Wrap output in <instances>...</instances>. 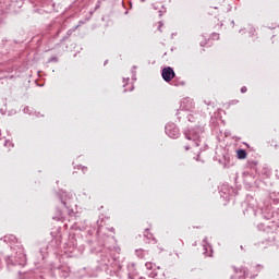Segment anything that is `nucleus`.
Returning <instances> with one entry per match:
<instances>
[{"label":"nucleus","mask_w":279,"mask_h":279,"mask_svg":"<svg viewBox=\"0 0 279 279\" xmlns=\"http://www.w3.org/2000/svg\"><path fill=\"white\" fill-rule=\"evenodd\" d=\"M157 269H160V267H157Z\"/></svg>","instance_id":"nucleus-7"},{"label":"nucleus","mask_w":279,"mask_h":279,"mask_svg":"<svg viewBox=\"0 0 279 279\" xmlns=\"http://www.w3.org/2000/svg\"><path fill=\"white\" fill-rule=\"evenodd\" d=\"M145 267H146V269L151 270V269H154V267H156V264H154V263H151V262H147V263L145 264Z\"/></svg>","instance_id":"nucleus-3"},{"label":"nucleus","mask_w":279,"mask_h":279,"mask_svg":"<svg viewBox=\"0 0 279 279\" xmlns=\"http://www.w3.org/2000/svg\"><path fill=\"white\" fill-rule=\"evenodd\" d=\"M236 156L239 160H245L247 158V151L245 149H239L236 150Z\"/></svg>","instance_id":"nucleus-2"},{"label":"nucleus","mask_w":279,"mask_h":279,"mask_svg":"<svg viewBox=\"0 0 279 279\" xmlns=\"http://www.w3.org/2000/svg\"><path fill=\"white\" fill-rule=\"evenodd\" d=\"M161 77L165 82H171V80L175 77V71H173V68L171 66L163 68L161 71Z\"/></svg>","instance_id":"nucleus-1"},{"label":"nucleus","mask_w":279,"mask_h":279,"mask_svg":"<svg viewBox=\"0 0 279 279\" xmlns=\"http://www.w3.org/2000/svg\"><path fill=\"white\" fill-rule=\"evenodd\" d=\"M241 93H247V87H242Z\"/></svg>","instance_id":"nucleus-6"},{"label":"nucleus","mask_w":279,"mask_h":279,"mask_svg":"<svg viewBox=\"0 0 279 279\" xmlns=\"http://www.w3.org/2000/svg\"><path fill=\"white\" fill-rule=\"evenodd\" d=\"M157 28H158L159 32H162V22H159L157 24Z\"/></svg>","instance_id":"nucleus-5"},{"label":"nucleus","mask_w":279,"mask_h":279,"mask_svg":"<svg viewBox=\"0 0 279 279\" xmlns=\"http://www.w3.org/2000/svg\"><path fill=\"white\" fill-rule=\"evenodd\" d=\"M151 277L156 278V279H165V274H161L160 278H158V274L157 272H151Z\"/></svg>","instance_id":"nucleus-4"}]
</instances>
